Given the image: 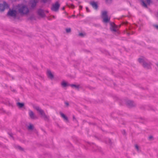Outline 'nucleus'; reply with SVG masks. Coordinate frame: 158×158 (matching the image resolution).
Segmentation results:
<instances>
[{
    "label": "nucleus",
    "instance_id": "nucleus-27",
    "mask_svg": "<svg viewBox=\"0 0 158 158\" xmlns=\"http://www.w3.org/2000/svg\"><path fill=\"white\" fill-rule=\"evenodd\" d=\"M146 2L149 5L151 2V0H146Z\"/></svg>",
    "mask_w": 158,
    "mask_h": 158
},
{
    "label": "nucleus",
    "instance_id": "nucleus-20",
    "mask_svg": "<svg viewBox=\"0 0 158 158\" xmlns=\"http://www.w3.org/2000/svg\"><path fill=\"white\" fill-rule=\"evenodd\" d=\"M33 125L31 124H30L29 126L28 127V129L29 130H32L34 129Z\"/></svg>",
    "mask_w": 158,
    "mask_h": 158
},
{
    "label": "nucleus",
    "instance_id": "nucleus-42",
    "mask_svg": "<svg viewBox=\"0 0 158 158\" xmlns=\"http://www.w3.org/2000/svg\"><path fill=\"white\" fill-rule=\"evenodd\" d=\"M12 91H13V92H15V89L11 90Z\"/></svg>",
    "mask_w": 158,
    "mask_h": 158
},
{
    "label": "nucleus",
    "instance_id": "nucleus-17",
    "mask_svg": "<svg viewBox=\"0 0 158 158\" xmlns=\"http://www.w3.org/2000/svg\"><path fill=\"white\" fill-rule=\"evenodd\" d=\"M69 86H71L72 87H74L76 89H77L78 90H79L80 88L79 85H76L74 84H71L69 85Z\"/></svg>",
    "mask_w": 158,
    "mask_h": 158
},
{
    "label": "nucleus",
    "instance_id": "nucleus-3",
    "mask_svg": "<svg viewBox=\"0 0 158 158\" xmlns=\"http://www.w3.org/2000/svg\"><path fill=\"white\" fill-rule=\"evenodd\" d=\"M39 0H29L28 5L30 9H34L37 5V3Z\"/></svg>",
    "mask_w": 158,
    "mask_h": 158
},
{
    "label": "nucleus",
    "instance_id": "nucleus-38",
    "mask_svg": "<svg viewBox=\"0 0 158 158\" xmlns=\"http://www.w3.org/2000/svg\"><path fill=\"white\" fill-rule=\"evenodd\" d=\"M82 8V6H79V9L80 10H81Z\"/></svg>",
    "mask_w": 158,
    "mask_h": 158
},
{
    "label": "nucleus",
    "instance_id": "nucleus-44",
    "mask_svg": "<svg viewBox=\"0 0 158 158\" xmlns=\"http://www.w3.org/2000/svg\"><path fill=\"white\" fill-rule=\"evenodd\" d=\"M140 118L141 119H142V120H143L144 119L143 118Z\"/></svg>",
    "mask_w": 158,
    "mask_h": 158
},
{
    "label": "nucleus",
    "instance_id": "nucleus-49",
    "mask_svg": "<svg viewBox=\"0 0 158 158\" xmlns=\"http://www.w3.org/2000/svg\"><path fill=\"white\" fill-rule=\"evenodd\" d=\"M18 10H19V11L20 12V8L18 9Z\"/></svg>",
    "mask_w": 158,
    "mask_h": 158
},
{
    "label": "nucleus",
    "instance_id": "nucleus-8",
    "mask_svg": "<svg viewBox=\"0 0 158 158\" xmlns=\"http://www.w3.org/2000/svg\"><path fill=\"white\" fill-rule=\"evenodd\" d=\"M126 105L129 108H132L135 107L136 104L132 101L128 100L126 102Z\"/></svg>",
    "mask_w": 158,
    "mask_h": 158
},
{
    "label": "nucleus",
    "instance_id": "nucleus-35",
    "mask_svg": "<svg viewBox=\"0 0 158 158\" xmlns=\"http://www.w3.org/2000/svg\"><path fill=\"white\" fill-rule=\"evenodd\" d=\"M154 27L158 30V25H154Z\"/></svg>",
    "mask_w": 158,
    "mask_h": 158
},
{
    "label": "nucleus",
    "instance_id": "nucleus-21",
    "mask_svg": "<svg viewBox=\"0 0 158 158\" xmlns=\"http://www.w3.org/2000/svg\"><path fill=\"white\" fill-rule=\"evenodd\" d=\"M141 2H142V6L145 8H147V5L145 3L144 1L143 0H142Z\"/></svg>",
    "mask_w": 158,
    "mask_h": 158
},
{
    "label": "nucleus",
    "instance_id": "nucleus-1",
    "mask_svg": "<svg viewBox=\"0 0 158 158\" xmlns=\"http://www.w3.org/2000/svg\"><path fill=\"white\" fill-rule=\"evenodd\" d=\"M33 108L39 112L41 116L44 118L45 120L48 121L49 120V116L45 114L44 111L41 109L39 106H34Z\"/></svg>",
    "mask_w": 158,
    "mask_h": 158
},
{
    "label": "nucleus",
    "instance_id": "nucleus-50",
    "mask_svg": "<svg viewBox=\"0 0 158 158\" xmlns=\"http://www.w3.org/2000/svg\"><path fill=\"white\" fill-rule=\"evenodd\" d=\"M18 6H20V5L19 4H18Z\"/></svg>",
    "mask_w": 158,
    "mask_h": 158
},
{
    "label": "nucleus",
    "instance_id": "nucleus-34",
    "mask_svg": "<svg viewBox=\"0 0 158 158\" xmlns=\"http://www.w3.org/2000/svg\"><path fill=\"white\" fill-rule=\"evenodd\" d=\"M79 35L81 36H83L84 35L82 33H80L79 34Z\"/></svg>",
    "mask_w": 158,
    "mask_h": 158
},
{
    "label": "nucleus",
    "instance_id": "nucleus-39",
    "mask_svg": "<svg viewBox=\"0 0 158 158\" xmlns=\"http://www.w3.org/2000/svg\"><path fill=\"white\" fill-rule=\"evenodd\" d=\"M24 149L20 147V151H23Z\"/></svg>",
    "mask_w": 158,
    "mask_h": 158
},
{
    "label": "nucleus",
    "instance_id": "nucleus-40",
    "mask_svg": "<svg viewBox=\"0 0 158 158\" xmlns=\"http://www.w3.org/2000/svg\"><path fill=\"white\" fill-rule=\"evenodd\" d=\"M94 137L96 138V139H99V138H98V137L96 136H94Z\"/></svg>",
    "mask_w": 158,
    "mask_h": 158
},
{
    "label": "nucleus",
    "instance_id": "nucleus-48",
    "mask_svg": "<svg viewBox=\"0 0 158 158\" xmlns=\"http://www.w3.org/2000/svg\"><path fill=\"white\" fill-rule=\"evenodd\" d=\"M34 69H37V67H34Z\"/></svg>",
    "mask_w": 158,
    "mask_h": 158
},
{
    "label": "nucleus",
    "instance_id": "nucleus-10",
    "mask_svg": "<svg viewBox=\"0 0 158 158\" xmlns=\"http://www.w3.org/2000/svg\"><path fill=\"white\" fill-rule=\"evenodd\" d=\"M29 115L30 118L32 119L38 118L35 115L33 112L31 110H29Z\"/></svg>",
    "mask_w": 158,
    "mask_h": 158
},
{
    "label": "nucleus",
    "instance_id": "nucleus-25",
    "mask_svg": "<svg viewBox=\"0 0 158 158\" xmlns=\"http://www.w3.org/2000/svg\"><path fill=\"white\" fill-rule=\"evenodd\" d=\"M73 121H75L76 122H77V120L76 118H75L74 115H73Z\"/></svg>",
    "mask_w": 158,
    "mask_h": 158
},
{
    "label": "nucleus",
    "instance_id": "nucleus-36",
    "mask_svg": "<svg viewBox=\"0 0 158 158\" xmlns=\"http://www.w3.org/2000/svg\"><path fill=\"white\" fill-rule=\"evenodd\" d=\"M9 135L11 137L13 138V134L11 133H9Z\"/></svg>",
    "mask_w": 158,
    "mask_h": 158
},
{
    "label": "nucleus",
    "instance_id": "nucleus-22",
    "mask_svg": "<svg viewBox=\"0 0 158 158\" xmlns=\"http://www.w3.org/2000/svg\"><path fill=\"white\" fill-rule=\"evenodd\" d=\"M23 108L24 109H25L26 108L24 106V104L23 102H20V108Z\"/></svg>",
    "mask_w": 158,
    "mask_h": 158
},
{
    "label": "nucleus",
    "instance_id": "nucleus-31",
    "mask_svg": "<svg viewBox=\"0 0 158 158\" xmlns=\"http://www.w3.org/2000/svg\"><path fill=\"white\" fill-rule=\"evenodd\" d=\"M153 138V136L152 135H150L148 137V139L150 140Z\"/></svg>",
    "mask_w": 158,
    "mask_h": 158
},
{
    "label": "nucleus",
    "instance_id": "nucleus-51",
    "mask_svg": "<svg viewBox=\"0 0 158 158\" xmlns=\"http://www.w3.org/2000/svg\"><path fill=\"white\" fill-rule=\"evenodd\" d=\"M53 18H55V16H53Z\"/></svg>",
    "mask_w": 158,
    "mask_h": 158
},
{
    "label": "nucleus",
    "instance_id": "nucleus-33",
    "mask_svg": "<svg viewBox=\"0 0 158 158\" xmlns=\"http://www.w3.org/2000/svg\"><path fill=\"white\" fill-rule=\"evenodd\" d=\"M17 106H18L19 108H20V102H18L17 103Z\"/></svg>",
    "mask_w": 158,
    "mask_h": 158
},
{
    "label": "nucleus",
    "instance_id": "nucleus-37",
    "mask_svg": "<svg viewBox=\"0 0 158 158\" xmlns=\"http://www.w3.org/2000/svg\"><path fill=\"white\" fill-rule=\"evenodd\" d=\"M86 10L87 11V12H89V9L87 7H86Z\"/></svg>",
    "mask_w": 158,
    "mask_h": 158
},
{
    "label": "nucleus",
    "instance_id": "nucleus-6",
    "mask_svg": "<svg viewBox=\"0 0 158 158\" xmlns=\"http://www.w3.org/2000/svg\"><path fill=\"white\" fill-rule=\"evenodd\" d=\"M60 5L58 2H56L54 4H53L51 7L52 11L54 12H57L59 9Z\"/></svg>",
    "mask_w": 158,
    "mask_h": 158
},
{
    "label": "nucleus",
    "instance_id": "nucleus-53",
    "mask_svg": "<svg viewBox=\"0 0 158 158\" xmlns=\"http://www.w3.org/2000/svg\"><path fill=\"white\" fill-rule=\"evenodd\" d=\"M158 1V0H157Z\"/></svg>",
    "mask_w": 158,
    "mask_h": 158
},
{
    "label": "nucleus",
    "instance_id": "nucleus-2",
    "mask_svg": "<svg viewBox=\"0 0 158 158\" xmlns=\"http://www.w3.org/2000/svg\"><path fill=\"white\" fill-rule=\"evenodd\" d=\"M29 9L27 6L20 4V16L22 14L27 15L29 12Z\"/></svg>",
    "mask_w": 158,
    "mask_h": 158
},
{
    "label": "nucleus",
    "instance_id": "nucleus-29",
    "mask_svg": "<svg viewBox=\"0 0 158 158\" xmlns=\"http://www.w3.org/2000/svg\"><path fill=\"white\" fill-rule=\"evenodd\" d=\"M88 123L89 125H96L95 123H92L90 122H89Z\"/></svg>",
    "mask_w": 158,
    "mask_h": 158
},
{
    "label": "nucleus",
    "instance_id": "nucleus-45",
    "mask_svg": "<svg viewBox=\"0 0 158 158\" xmlns=\"http://www.w3.org/2000/svg\"><path fill=\"white\" fill-rule=\"evenodd\" d=\"M138 59L141 60V59H143V58H139Z\"/></svg>",
    "mask_w": 158,
    "mask_h": 158
},
{
    "label": "nucleus",
    "instance_id": "nucleus-19",
    "mask_svg": "<svg viewBox=\"0 0 158 158\" xmlns=\"http://www.w3.org/2000/svg\"><path fill=\"white\" fill-rule=\"evenodd\" d=\"M105 143L107 144H109L110 146H111L112 144L111 140L110 139H108L105 141Z\"/></svg>",
    "mask_w": 158,
    "mask_h": 158
},
{
    "label": "nucleus",
    "instance_id": "nucleus-18",
    "mask_svg": "<svg viewBox=\"0 0 158 158\" xmlns=\"http://www.w3.org/2000/svg\"><path fill=\"white\" fill-rule=\"evenodd\" d=\"M3 103L7 105H8L9 106H11L12 107H13V104L12 103H10V102L8 100L7 101H6L5 102H3Z\"/></svg>",
    "mask_w": 158,
    "mask_h": 158
},
{
    "label": "nucleus",
    "instance_id": "nucleus-9",
    "mask_svg": "<svg viewBox=\"0 0 158 158\" xmlns=\"http://www.w3.org/2000/svg\"><path fill=\"white\" fill-rule=\"evenodd\" d=\"M17 12L15 10H10L8 12V16L12 17H15L16 15Z\"/></svg>",
    "mask_w": 158,
    "mask_h": 158
},
{
    "label": "nucleus",
    "instance_id": "nucleus-4",
    "mask_svg": "<svg viewBox=\"0 0 158 158\" xmlns=\"http://www.w3.org/2000/svg\"><path fill=\"white\" fill-rule=\"evenodd\" d=\"M139 62L141 64L143 67L147 69H150L151 68L150 63H147L144 61V60H138Z\"/></svg>",
    "mask_w": 158,
    "mask_h": 158
},
{
    "label": "nucleus",
    "instance_id": "nucleus-11",
    "mask_svg": "<svg viewBox=\"0 0 158 158\" xmlns=\"http://www.w3.org/2000/svg\"><path fill=\"white\" fill-rule=\"evenodd\" d=\"M37 13L38 15L41 17L43 18L45 16L44 11L41 9H39L38 10Z\"/></svg>",
    "mask_w": 158,
    "mask_h": 158
},
{
    "label": "nucleus",
    "instance_id": "nucleus-43",
    "mask_svg": "<svg viewBox=\"0 0 158 158\" xmlns=\"http://www.w3.org/2000/svg\"><path fill=\"white\" fill-rule=\"evenodd\" d=\"M12 2H15L17 1V0H11Z\"/></svg>",
    "mask_w": 158,
    "mask_h": 158
},
{
    "label": "nucleus",
    "instance_id": "nucleus-46",
    "mask_svg": "<svg viewBox=\"0 0 158 158\" xmlns=\"http://www.w3.org/2000/svg\"><path fill=\"white\" fill-rule=\"evenodd\" d=\"M62 9L63 10H64V7H63Z\"/></svg>",
    "mask_w": 158,
    "mask_h": 158
},
{
    "label": "nucleus",
    "instance_id": "nucleus-24",
    "mask_svg": "<svg viewBox=\"0 0 158 158\" xmlns=\"http://www.w3.org/2000/svg\"><path fill=\"white\" fill-rule=\"evenodd\" d=\"M106 2L107 4H109L111 3L112 0H106Z\"/></svg>",
    "mask_w": 158,
    "mask_h": 158
},
{
    "label": "nucleus",
    "instance_id": "nucleus-47",
    "mask_svg": "<svg viewBox=\"0 0 158 158\" xmlns=\"http://www.w3.org/2000/svg\"><path fill=\"white\" fill-rule=\"evenodd\" d=\"M24 3H26V1L24 0Z\"/></svg>",
    "mask_w": 158,
    "mask_h": 158
},
{
    "label": "nucleus",
    "instance_id": "nucleus-5",
    "mask_svg": "<svg viewBox=\"0 0 158 158\" xmlns=\"http://www.w3.org/2000/svg\"><path fill=\"white\" fill-rule=\"evenodd\" d=\"M102 17L103 19V22H104L107 23L109 22L110 19L108 17L107 12L106 11H102Z\"/></svg>",
    "mask_w": 158,
    "mask_h": 158
},
{
    "label": "nucleus",
    "instance_id": "nucleus-15",
    "mask_svg": "<svg viewBox=\"0 0 158 158\" xmlns=\"http://www.w3.org/2000/svg\"><path fill=\"white\" fill-rule=\"evenodd\" d=\"M90 4L94 9H97L98 8V5L97 3L94 2H90Z\"/></svg>",
    "mask_w": 158,
    "mask_h": 158
},
{
    "label": "nucleus",
    "instance_id": "nucleus-14",
    "mask_svg": "<svg viewBox=\"0 0 158 158\" xmlns=\"http://www.w3.org/2000/svg\"><path fill=\"white\" fill-rule=\"evenodd\" d=\"M60 113L61 117L64 119V120H65L67 122H69V120L68 117L64 114L61 112H60Z\"/></svg>",
    "mask_w": 158,
    "mask_h": 158
},
{
    "label": "nucleus",
    "instance_id": "nucleus-41",
    "mask_svg": "<svg viewBox=\"0 0 158 158\" xmlns=\"http://www.w3.org/2000/svg\"><path fill=\"white\" fill-rule=\"evenodd\" d=\"M16 148H18L19 149H20V146H18Z\"/></svg>",
    "mask_w": 158,
    "mask_h": 158
},
{
    "label": "nucleus",
    "instance_id": "nucleus-28",
    "mask_svg": "<svg viewBox=\"0 0 158 158\" xmlns=\"http://www.w3.org/2000/svg\"><path fill=\"white\" fill-rule=\"evenodd\" d=\"M135 147L136 149L137 150V151L139 150V147L137 144H135Z\"/></svg>",
    "mask_w": 158,
    "mask_h": 158
},
{
    "label": "nucleus",
    "instance_id": "nucleus-7",
    "mask_svg": "<svg viewBox=\"0 0 158 158\" xmlns=\"http://www.w3.org/2000/svg\"><path fill=\"white\" fill-rule=\"evenodd\" d=\"M9 7L8 4L5 2H4L3 4L0 3V11H3L5 9L8 8Z\"/></svg>",
    "mask_w": 158,
    "mask_h": 158
},
{
    "label": "nucleus",
    "instance_id": "nucleus-32",
    "mask_svg": "<svg viewBox=\"0 0 158 158\" xmlns=\"http://www.w3.org/2000/svg\"><path fill=\"white\" fill-rule=\"evenodd\" d=\"M65 104L66 105V106L68 107L69 106V103L68 102H65Z\"/></svg>",
    "mask_w": 158,
    "mask_h": 158
},
{
    "label": "nucleus",
    "instance_id": "nucleus-23",
    "mask_svg": "<svg viewBox=\"0 0 158 158\" xmlns=\"http://www.w3.org/2000/svg\"><path fill=\"white\" fill-rule=\"evenodd\" d=\"M66 31L67 33H69L71 32V29L70 28H67L66 29Z\"/></svg>",
    "mask_w": 158,
    "mask_h": 158
},
{
    "label": "nucleus",
    "instance_id": "nucleus-16",
    "mask_svg": "<svg viewBox=\"0 0 158 158\" xmlns=\"http://www.w3.org/2000/svg\"><path fill=\"white\" fill-rule=\"evenodd\" d=\"M70 84H69L64 81H63L61 83V85L63 87H65L67 86H69Z\"/></svg>",
    "mask_w": 158,
    "mask_h": 158
},
{
    "label": "nucleus",
    "instance_id": "nucleus-13",
    "mask_svg": "<svg viewBox=\"0 0 158 158\" xmlns=\"http://www.w3.org/2000/svg\"><path fill=\"white\" fill-rule=\"evenodd\" d=\"M48 77L50 79H52L54 78V76L52 73L51 71L50 70H48L47 71Z\"/></svg>",
    "mask_w": 158,
    "mask_h": 158
},
{
    "label": "nucleus",
    "instance_id": "nucleus-52",
    "mask_svg": "<svg viewBox=\"0 0 158 158\" xmlns=\"http://www.w3.org/2000/svg\"><path fill=\"white\" fill-rule=\"evenodd\" d=\"M72 6H73V7H74V6H73V5Z\"/></svg>",
    "mask_w": 158,
    "mask_h": 158
},
{
    "label": "nucleus",
    "instance_id": "nucleus-30",
    "mask_svg": "<svg viewBox=\"0 0 158 158\" xmlns=\"http://www.w3.org/2000/svg\"><path fill=\"white\" fill-rule=\"evenodd\" d=\"M42 2L44 3H46L47 2L50 1V0H41Z\"/></svg>",
    "mask_w": 158,
    "mask_h": 158
},
{
    "label": "nucleus",
    "instance_id": "nucleus-26",
    "mask_svg": "<svg viewBox=\"0 0 158 158\" xmlns=\"http://www.w3.org/2000/svg\"><path fill=\"white\" fill-rule=\"evenodd\" d=\"M122 134L124 135H126V132L125 130H123L122 131Z\"/></svg>",
    "mask_w": 158,
    "mask_h": 158
},
{
    "label": "nucleus",
    "instance_id": "nucleus-12",
    "mask_svg": "<svg viewBox=\"0 0 158 158\" xmlns=\"http://www.w3.org/2000/svg\"><path fill=\"white\" fill-rule=\"evenodd\" d=\"M117 26L114 23H111L110 24V29L111 31L116 32L117 31Z\"/></svg>",
    "mask_w": 158,
    "mask_h": 158
}]
</instances>
